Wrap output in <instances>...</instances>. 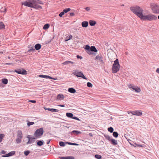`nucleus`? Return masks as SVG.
<instances>
[{"label": "nucleus", "mask_w": 159, "mask_h": 159, "mask_svg": "<svg viewBox=\"0 0 159 159\" xmlns=\"http://www.w3.org/2000/svg\"><path fill=\"white\" fill-rule=\"evenodd\" d=\"M39 4H43V2L40 0H27L26 1L22 3V5L36 9H42V7L38 5Z\"/></svg>", "instance_id": "f257e3e1"}, {"label": "nucleus", "mask_w": 159, "mask_h": 159, "mask_svg": "<svg viewBox=\"0 0 159 159\" xmlns=\"http://www.w3.org/2000/svg\"><path fill=\"white\" fill-rule=\"evenodd\" d=\"M130 10L141 20L143 16V10L140 7L136 6L130 7Z\"/></svg>", "instance_id": "f03ea898"}, {"label": "nucleus", "mask_w": 159, "mask_h": 159, "mask_svg": "<svg viewBox=\"0 0 159 159\" xmlns=\"http://www.w3.org/2000/svg\"><path fill=\"white\" fill-rule=\"evenodd\" d=\"M157 20V17L153 14H150L147 15H143L141 20H148L150 21L156 20Z\"/></svg>", "instance_id": "7ed1b4c3"}, {"label": "nucleus", "mask_w": 159, "mask_h": 159, "mask_svg": "<svg viewBox=\"0 0 159 159\" xmlns=\"http://www.w3.org/2000/svg\"><path fill=\"white\" fill-rule=\"evenodd\" d=\"M120 66L119 60L118 59H116L114 61V63L112 65V73H116L118 72L119 70Z\"/></svg>", "instance_id": "20e7f679"}, {"label": "nucleus", "mask_w": 159, "mask_h": 159, "mask_svg": "<svg viewBox=\"0 0 159 159\" xmlns=\"http://www.w3.org/2000/svg\"><path fill=\"white\" fill-rule=\"evenodd\" d=\"M43 129L41 128L36 130L34 134V136L36 139L39 138L43 134Z\"/></svg>", "instance_id": "39448f33"}, {"label": "nucleus", "mask_w": 159, "mask_h": 159, "mask_svg": "<svg viewBox=\"0 0 159 159\" xmlns=\"http://www.w3.org/2000/svg\"><path fill=\"white\" fill-rule=\"evenodd\" d=\"M22 138L23 134L22 131L20 130H18L17 131V138L16 139V143L17 144L20 143Z\"/></svg>", "instance_id": "423d86ee"}, {"label": "nucleus", "mask_w": 159, "mask_h": 159, "mask_svg": "<svg viewBox=\"0 0 159 159\" xmlns=\"http://www.w3.org/2000/svg\"><path fill=\"white\" fill-rule=\"evenodd\" d=\"M73 74L78 77L82 78L84 79L87 80V78L84 75L83 73L81 71L79 72L78 70H76L73 71Z\"/></svg>", "instance_id": "0eeeda50"}, {"label": "nucleus", "mask_w": 159, "mask_h": 159, "mask_svg": "<svg viewBox=\"0 0 159 159\" xmlns=\"http://www.w3.org/2000/svg\"><path fill=\"white\" fill-rule=\"evenodd\" d=\"M128 87L130 89H132L136 93H139L141 91V89L138 86H135L132 85L131 84H129Z\"/></svg>", "instance_id": "6e6552de"}, {"label": "nucleus", "mask_w": 159, "mask_h": 159, "mask_svg": "<svg viewBox=\"0 0 159 159\" xmlns=\"http://www.w3.org/2000/svg\"><path fill=\"white\" fill-rule=\"evenodd\" d=\"M66 116L70 118H72L79 121H80L81 120L78 118V117L74 116L73 117V114L71 113H66Z\"/></svg>", "instance_id": "1a4fd4ad"}, {"label": "nucleus", "mask_w": 159, "mask_h": 159, "mask_svg": "<svg viewBox=\"0 0 159 159\" xmlns=\"http://www.w3.org/2000/svg\"><path fill=\"white\" fill-rule=\"evenodd\" d=\"M15 72L18 74L22 75H26L27 74L26 71L23 69L15 70Z\"/></svg>", "instance_id": "9d476101"}, {"label": "nucleus", "mask_w": 159, "mask_h": 159, "mask_svg": "<svg viewBox=\"0 0 159 159\" xmlns=\"http://www.w3.org/2000/svg\"><path fill=\"white\" fill-rule=\"evenodd\" d=\"M132 114L134 115L140 116L142 115V113L141 111H135L131 112Z\"/></svg>", "instance_id": "9b49d317"}, {"label": "nucleus", "mask_w": 159, "mask_h": 159, "mask_svg": "<svg viewBox=\"0 0 159 159\" xmlns=\"http://www.w3.org/2000/svg\"><path fill=\"white\" fill-rule=\"evenodd\" d=\"M95 59L100 62H103V58L101 55H98L95 58Z\"/></svg>", "instance_id": "f8f14e48"}, {"label": "nucleus", "mask_w": 159, "mask_h": 159, "mask_svg": "<svg viewBox=\"0 0 159 159\" xmlns=\"http://www.w3.org/2000/svg\"><path fill=\"white\" fill-rule=\"evenodd\" d=\"M91 51L97 52L98 50L95 46H92L90 47V51H89V52L90 53V54H92L91 53Z\"/></svg>", "instance_id": "ddd939ff"}, {"label": "nucleus", "mask_w": 159, "mask_h": 159, "mask_svg": "<svg viewBox=\"0 0 159 159\" xmlns=\"http://www.w3.org/2000/svg\"><path fill=\"white\" fill-rule=\"evenodd\" d=\"M64 98V96L61 94H60L57 95L56 99L57 100H63Z\"/></svg>", "instance_id": "4468645a"}, {"label": "nucleus", "mask_w": 159, "mask_h": 159, "mask_svg": "<svg viewBox=\"0 0 159 159\" xmlns=\"http://www.w3.org/2000/svg\"><path fill=\"white\" fill-rule=\"evenodd\" d=\"M35 139H36L35 137H33V138L31 139L28 140V142L26 143V144H28L33 143L34 142Z\"/></svg>", "instance_id": "2eb2a0df"}, {"label": "nucleus", "mask_w": 159, "mask_h": 159, "mask_svg": "<svg viewBox=\"0 0 159 159\" xmlns=\"http://www.w3.org/2000/svg\"><path fill=\"white\" fill-rule=\"evenodd\" d=\"M15 153V152L12 151L9 152L7 154L4 155L2 156L3 157H8L11 156H12L14 155Z\"/></svg>", "instance_id": "dca6fc26"}, {"label": "nucleus", "mask_w": 159, "mask_h": 159, "mask_svg": "<svg viewBox=\"0 0 159 159\" xmlns=\"http://www.w3.org/2000/svg\"><path fill=\"white\" fill-rule=\"evenodd\" d=\"M59 157L60 159H75L74 157L72 156L62 157Z\"/></svg>", "instance_id": "f3484780"}, {"label": "nucleus", "mask_w": 159, "mask_h": 159, "mask_svg": "<svg viewBox=\"0 0 159 159\" xmlns=\"http://www.w3.org/2000/svg\"><path fill=\"white\" fill-rule=\"evenodd\" d=\"M88 25V22L87 21H84L82 23V26L84 27H87Z\"/></svg>", "instance_id": "a211bd4d"}, {"label": "nucleus", "mask_w": 159, "mask_h": 159, "mask_svg": "<svg viewBox=\"0 0 159 159\" xmlns=\"http://www.w3.org/2000/svg\"><path fill=\"white\" fill-rule=\"evenodd\" d=\"M36 50H39L41 48V45L39 43L36 44L34 46Z\"/></svg>", "instance_id": "6ab92c4d"}, {"label": "nucleus", "mask_w": 159, "mask_h": 159, "mask_svg": "<svg viewBox=\"0 0 159 159\" xmlns=\"http://www.w3.org/2000/svg\"><path fill=\"white\" fill-rule=\"evenodd\" d=\"M68 91L71 93H74L76 92L75 90L73 88H71L68 89Z\"/></svg>", "instance_id": "aec40b11"}, {"label": "nucleus", "mask_w": 159, "mask_h": 159, "mask_svg": "<svg viewBox=\"0 0 159 159\" xmlns=\"http://www.w3.org/2000/svg\"><path fill=\"white\" fill-rule=\"evenodd\" d=\"M110 141L111 142V144L113 145H117V141L114 139H111V140H110Z\"/></svg>", "instance_id": "412c9836"}, {"label": "nucleus", "mask_w": 159, "mask_h": 159, "mask_svg": "<svg viewBox=\"0 0 159 159\" xmlns=\"http://www.w3.org/2000/svg\"><path fill=\"white\" fill-rule=\"evenodd\" d=\"M71 133H73L75 135H78L81 133V132L77 130H73L71 132Z\"/></svg>", "instance_id": "4be33fe9"}, {"label": "nucleus", "mask_w": 159, "mask_h": 159, "mask_svg": "<svg viewBox=\"0 0 159 159\" xmlns=\"http://www.w3.org/2000/svg\"><path fill=\"white\" fill-rule=\"evenodd\" d=\"M157 7V5L156 4H151V9L153 10V11H154V10H155L156 7Z\"/></svg>", "instance_id": "5701e85b"}, {"label": "nucleus", "mask_w": 159, "mask_h": 159, "mask_svg": "<svg viewBox=\"0 0 159 159\" xmlns=\"http://www.w3.org/2000/svg\"><path fill=\"white\" fill-rule=\"evenodd\" d=\"M89 23L91 26H93L95 25L96 22L95 21L93 20H90L89 21Z\"/></svg>", "instance_id": "b1692460"}, {"label": "nucleus", "mask_w": 159, "mask_h": 159, "mask_svg": "<svg viewBox=\"0 0 159 159\" xmlns=\"http://www.w3.org/2000/svg\"><path fill=\"white\" fill-rule=\"evenodd\" d=\"M90 46L89 45H86L85 49L88 50V53L89 54H90V53L89 52V51H90Z\"/></svg>", "instance_id": "393cba45"}, {"label": "nucleus", "mask_w": 159, "mask_h": 159, "mask_svg": "<svg viewBox=\"0 0 159 159\" xmlns=\"http://www.w3.org/2000/svg\"><path fill=\"white\" fill-rule=\"evenodd\" d=\"M104 136L106 139L108 140L109 141H110V140L111 139L110 137L108 135L105 134L104 135Z\"/></svg>", "instance_id": "a878e982"}, {"label": "nucleus", "mask_w": 159, "mask_h": 159, "mask_svg": "<svg viewBox=\"0 0 159 159\" xmlns=\"http://www.w3.org/2000/svg\"><path fill=\"white\" fill-rule=\"evenodd\" d=\"M50 25L48 24H45L43 27V29L44 30L47 29L49 27Z\"/></svg>", "instance_id": "bb28decb"}, {"label": "nucleus", "mask_w": 159, "mask_h": 159, "mask_svg": "<svg viewBox=\"0 0 159 159\" xmlns=\"http://www.w3.org/2000/svg\"><path fill=\"white\" fill-rule=\"evenodd\" d=\"M72 36L71 35H70L69 37L67 36L66 37V39L65 40V41H67L72 39Z\"/></svg>", "instance_id": "cd10ccee"}, {"label": "nucleus", "mask_w": 159, "mask_h": 159, "mask_svg": "<svg viewBox=\"0 0 159 159\" xmlns=\"http://www.w3.org/2000/svg\"><path fill=\"white\" fill-rule=\"evenodd\" d=\"M2 82L4 84H6L8 83V80L6 79H4L2 80Z\"/></svg>", "instance_id": "c85d7f7f"}, {"label": "nucleus", "mask_w": 159, "mask_h": 159, "mask_svg": "<svg viewBox=\"0 0 159 159\" xmlns=\"http://www.w3.org/2000/svg\"><path fill=\"white\" fill-rule=\"evenodd\" d=\"M4 25L2 22H0V29H2L4 28Z\"/></svg>", "instance_id": "c756f323"}, {"label": "nucleus", "mask_w": 159, "mask_h": 159, "mask_svg": "<svg viewBox=\"0 0 159 159\" xmlns=\"http://www.w3.org/2000/svg\"><path fill=\"white\" fill-rule=\"evenodd\" d=\"M37 144L39 146H41L43 144V143L42 141L40 140L37 143Z\"/></svg>", "instance_id": "7c9ffc66"}, {"label": "nucleus", "mask_w": 159, "mask_h": 159, "mask_svg": "<svg viewBox=\"0 0 159 159\" xmlns=\"http://www.w3.org/2000/svg\"><path fill=\"white\" fill-rule=\"evenodd\" d=\"M113 135L114 137L117 138L118 136V134L115 131L113 132Z\"/></svg>", "instance_id": "2f4dec72"}, {"label": "nucleus", "mask_w": 159, "mask_h": 159, "mask_svg": "<svg viewBox=\"0 0 159 159\" xmlns=\"http://www.w3.org/2000/svg\"><path fill=\"white\" fill-rule=\"evenodd\" d=\"M108 130L110 133H112L113 132L114 129L112 127H110L108 128Z\"/></svg>", "instance_id": "473e14b6"}, {"label": "nucleus", "mask_w": 159, "mask_h": 159, "mask_svg": "<svg viewBox=\"0 0 159 159\" xmlns=\"http://www.w3.org/2000/svg\"><path fill=\"white\" fill-rule=\"evenodd\" d=\"M4 136V135L3 134H0V143L2 141V139Z\"/></svg>", "instance_id": "72a5a7b5"}, {"label": "nucleus", "mask_w": 159, "mask_h": 159, "mask_svg": "<svg viewBox=\"0 0 159 159\" xmlns=\"http://www.w3.org/2000/svg\"><path fill=\"white\" fill-rule=\"evenodd\" d=\"M70 8H68L64 9L63 10V12H64V13H66L68 11H70Z\"/></svg>", "instance_id": "f704fd0d"}, {"label": "nucleus", "mask_w": 159, "mask_h": 159, "mask_svg": "<svg viewBox=\"0 0 159 159\" xmlns=\"http://www.w3.org/2000/svg\"><path fill=\"white\" fill-rule=\"evenodd\" d=\"M34 122H28L27 125L28 126H30L31 125H33L34 124Z\"/></svg>", "instance_id": "c9c22d12"}, {"label": "nucleus", "mask_w": 159, "mask_h": 159, "mask_svg": "<svg viewBox=\"0 0 159 159\" xmlns=\"http://www.w3.org/2000/svg\"><path fill=\"white\" fill-rule=\"evenodd\" d=\"M59 110L55 109L52 108L51 111L52 112H56L58 111Z\"/></svg>", "instance_id": "e433bc0d"}, {"label": "nucleus", "mask_w": 159, "mask_h": 159, "mask_svg": "<svg viewBox=\"0 0 159 159\" xmlns=\"http://www.w3.org/2000/svg\"><path fill=\"white\" fill-rule=\"evenodd\" d=\"M95 158L98 159H101L102 158V157L101 155L98 154L95 155Z\"/></svg>", "instance_id": "4c0bfd02"}, {"label": "nucleus", "mask_w": 159, "mask_h": 159, "mask_svg": "<svg viewBox=\"0 0 159 159\" xmlns=\"http://www.w3.org/2000/svg\"><path fill=\"white\" fill-rule=\"evenodd\" d=\"M59 145L62 147H64L65 145V143L62 141L60 142L59 143Z\"/></svg>", "instance_id": "58836bf2"}, {"label": "nucleus", "mask_w": 159, "mask_h": 159, "mask_svg": "<svg viewBox=\"0 0 159 159\" xmlns=\"http://www.w3.org/2000/svg\"><path fill=\"white\" fill-rule=\"evenodd\" d=\"M3 8L2 7H0V11L1 12H4L6 11V8H4L3 10H2V9Z\"/></svg>", "instance_id": "ea45409f"}, {"label": "nucleus", "mask_w": 159, "mask_h": 159, "mask_svg": "<svg viewBox=\"0 0 159 159\" xmlns=\"http://www.w3.org/2000/svg\"><path fill=\"white\" fill-rule=\"evenodd\" d=\"M87 86L89 87H92L93 86L92 84L91 83L89 82L87 83Z\"/></svg>", "instance_id": "a19ab883"}, {"label": "nucleus", "mask_w": 159, "mask_h": 159, "mask_svg": "<svg viewBox=\"0 0 159 159\" xmlns=\"http://www.w3.org/2000/svg\"><path fill=\"white\" fill-rule=\"evenodd\" d=\"M30 152L29 151H25L24 152V154L25 156H27L28 155V154H29Z\"/></svg>", "instance_id": "79ce46f5"}, {"label": "nucleus", "mask_w": 159, "mask_h": 159, "mask_svg": "<svg viewBox=\"0 0 159 159\" xmlns=\"http://www.w3.org/2000/svg\"><path fill=\"white\" fill-rule=\"evenodd\" d=\"M66 143L68 144L71 145H78V144H76V143H70V142H66Z\"/></svg>", "instance_id": "37998d69"}, {"label": "nucleus", "mask_w": 159, "mask_h": 159, "mask_svg": "<svg viewBox=\"0 0 159 159\" xmlns=\"http://www.w3.org/2000/svg\"><path fill=\"white\" fill-rule=\"evenodd\" d=\"M69 63H70L69 61H66L64 62L62 64L65 65H66L68 64H69Z\"/></svg>", "instance_id": "c03bdc74"}, {"label": "nucleus", "mask_w": 159, "mask_h": 159, "mask_svg": "<svg viewBox=\"0 0 159 159\" xmlns=\"http://www.w3.org/2000/svg\"><path fill=\"white\" fill-rule=\"evenodd\" d=\"M64 14V13L63 11L61 12L59 14V16L60 17H61Z\"/></svg>", "instance_id": "a18cd8bd"}, {"label": "nucleus", "mask_w": 159, "mask_h": 159, "mask_svg": "<svg viewBox=\"0 0 159 159\" xmlns=\"http://www.w3.org/2000/svg\"><path fill=\"white\" fill-rule=\"evenodd\" d=\"M39 77L42 78H46L47 75H39Z\"/></svg>", "instance_id": "49530a36"}, {"label": "nucleus", "mask_w": 159, "mask_h": 159, "mask_svg": "<svg viewBox=\"0 0 159 159\" xmlns=\"http://www.w3.org/2000/svg\"><path fill=\"white\" fill-rule=\"evenodd\" d=\"M35 51V49H34V48H31V49H29L28 52H34Z\"/></svg>", "instance_id": "de8ad7c7"}, {"label": "nucleus", "mask_w": 159, "mask_h": 159, "mask_svg": "<svg viewBox=\"0 0 159 159\" xmlns=\"http://www.w3.org/2000/svg\"><path fill=\"white\" fill-rule=\"evenodd\" d=\"M153 13H159V9L158 10H154Z\"/></svg>", "instance_id": "09e8293b"}, {"label": "nucleus", "mask_w": 159, "mask_h": 159, "mask_svg": "<svg viewBox=\"0 0 159 159\" xmlns=\"http://www.w3.org/2000/svg\"><path fill=\"white\" fill-rule=\"evenodd\" d=\"M47 78H48L50 79H53V80H56V79L53 78L51 76H49L47 75Z\"/></svg>", "instance_id": "8fccbe9b"}, {"label": "nucleus", "mask_w": 159, "mask_h": 159, "mask_svg": "<svg viewBox=\"0 0 159 159\" xmlns=\"http://www.w3.org/2000/svg\"><path fill=\"white\" fill-rule=\"evenodd\" d=\"M27 138L28 139V140L31 139L33 138V137H31L30 136V135H28L27 136Z\"/></svg>", "instance_id": "3c124183"}, {"label": "nucleus", "mask_w": 159, "mask_h": 159, "mask_svg": "<svg viewBox=\"0 0 159 159\" xmlns=\"http://www.w3.org/2000/svg\"><path fill=\"white\" fill-rule=\"evenodd\" d=\"M29 102H31L32 103H35L36 102V101L35 100H30L29 101Z\"/></svg>", "instance_id": "603ef678"}, {"label": "nucleus", "mask_w": 159, "mask_h": 159, "mask_svg": "<svg viewBox=\"0 0 159 159\" xmlns=\"http://www.w3.org/2000/svg\"><path fill=\"white\" fill-rule=\"evenodd\" d=\"M85 10L87 11H88L90 10V7H87L85 8Z\"/></svg>", "instance_id": "864d4df0"}, {"label": "nucleus", "mask_w": 159, "mask_h": 159, "mask_svg": "<svg viewBox=\"0 0 159 159\" xmlns=\"http://www.w3.org/2000/svg\"><path fill=\"white\" fill-rule=\"evenodd\" d=\"M77 58H80V59H81L82 58V57L79 56L78 55H77L76 56Z\"/></svg>", "instance_id": "5fc2aeb1"}, {"label": "nucleus", "mask_w": 159, "mask_h": 159, "mask_svg": "<svg viewBox=\"0 0 159 159\" xmlns=\"http://www.w3.org/2000/svg\"><path fill=\"white\" fill-rule=\"evenodd\" d=\"M57 106L61 107H65V106L64 105H61V104H59L57 105Z\"/></svg>", "instance_id": "6e6d98bb"}, {"label": "nucleus", "mask_w": 159, "mask_h": 159, "mask_svg": "<svg viewBox=\"0 0 159 159\" xmlns=\"http://www.w3.org/2000/svg\"><path fill=\"white\" fill-rule=\"evenodd\" d=\"M70 15L71 16H73L74 15V13L73 12H71L70 13Z\"/></svg>", "instance_id": "4d7b16f0"}, {"label": "nucleus", "mask_w": 159, "mask_h": 159, "mask_svg": "<svg viewBox=\"0 0 159 159\" xmlns=\"http://www.w3.org/2000/svg\"><path fill=\"white\" fill-rule=\"evenodd\" d=\"M156 71L157 73H159V68L157 69Z\"/></svg>", "instance_id": "13d9d810"}, {"label": "nucleus", "mask_w": 159, "mask_h": 159, "mask_svg": "<svg viewBox=\"0 0 159 159\" xmlns=\"http://www.w3.org/2000/svg\"><path fill=\"white\" fill-rule=\"evenodd\" d=\"M2 153L3 154H5L6 153V152L5 151L3 150L2 151Z\"/></svg>", "instance_id": "bf43d9fd"}, {"label": "nucleus", "mask_w": 159, "mask_h": 159, "mask_svg": "<svg viewBox=\"0 0 159 159\" xmlns=\"http://www.w3.org/2000/svg\"><path fill=\"white\" fill-rule=\"evenodd\" d=\"M50 140H48L47 142V144H48L49 143H50Z\"/></svg>", "instance_id": "052dcab7"}, {"label": "nucleus", "mask_w": 159, "mask_h": 159, "mask_svg": "<svg viewBox=\"0 0 159 159\" xmlns=\"http://www.w3.org/2000/svg\"><path fill=\"white\" fill-rule=\"evenodd\" d=\"M69 63H71L72 64L74 63L73 62L71 61H69Z\"/></svg>", "instance_id": "680f3d73"}, {"label": "nucleus", "mask_w": 159, "mask_h": 159, "mask_svg": "<svg viewBox=\"0 0 159 159\" xmlns=\"http://www.w3.org/2000/svg\"><path fill=\"white\" fill-rule=\"evenodd\" d=\"M47 110H48L49 111H51V109L50 108H47Z\"/></svg>", "instance_id": "e2e57ef3"}, {"label": "nucleus", "mask_w": 159, "mask_h": 159, "mask_svg": "<svg viewBox=\"0 0 159 159\" xmlns=\"http://www.w3.org/2000/svg\"><path fill=\"white\" fill-rule=\"evenodd\" d=\"M89 135L90 136H93L92 134H91V133H89Z\"/></svg>", "instance_id": "0e129e2a"}, {"label": "nucleus", "mask_w": 159, "mask_h": 159, "mask_svg": "<svg viewBox=\"0 0 159 159\" xmlns=\"http://www.w3.org/2000/svg\"><path fill=\"white\" fill-rule=\"evenodd\" d=\"M11 63H6V65H10V64H11Z\"/></svg>", "instance_id": "69168bd1"}, {"label": "nucleus", "mask_w": 159, "mask_h": 159, "mask_svg": "<svg viewBox=\"0 0 159 159\" xmlns=\"http://www.w3.org/2000/svg\"><path fill=\"white\" fill-rule=\"evenodd\" d=\"M44 109L45 110H47V108H46V107H44Z\"/></svg>", "instance_id": "338daca9"}, {"label": "nucleus", "mask_w": 159, "mask_h": 159, "mask_svg": "<svg viewBox=\"0 0 159 159\" xmlns=\"http://www.w3.org/2000/svg\"><path fill=\"white\" fill-rule=\"evenodd\" d=\"M158 19H159V15L158 16Z\"/></svg>", "instance_id": "774afa93"}]
</instances>
